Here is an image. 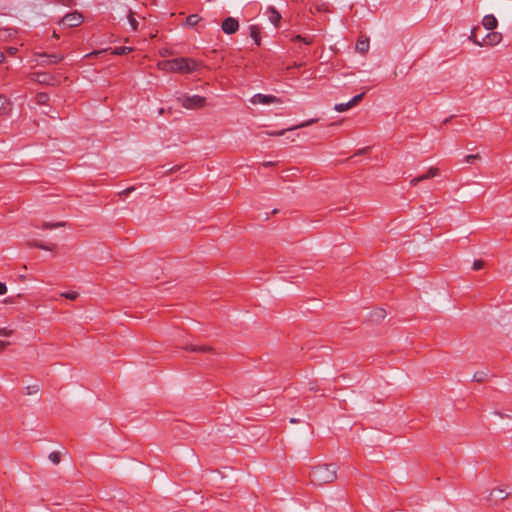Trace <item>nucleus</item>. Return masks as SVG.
Segmentation results:
<instances>
[{"label":"nucleus","instance_id":"obj_28","mask_svg":"<svg viewBox=\"0 0 512 512\" xmlns=\"http://www.w3.org/2000/svg\"><path fill=\"white\" fill-rule=\"evenodd\" d=\"M128 19H129V23H130L131 28L133 30H137V28H138V21L134 18L133 12L130 11Z\"/></svg>","mask_w":512,"mask_h":512},{"label":"nucleus","instance_id":"obj_7","mask_svg":"<svg viewBox=\"0 0 512 512\" xmlns=\"http://www.w3.org/2000/svg\"><path fill=\"white\" fill-rule=\"evenodd\" d=\"M221 28H222V31L225 34L231 35V34H234L235 32L238 31V29H239V22L234 17H227L222 22Z\"/></svg>","mask_w":512,"mask_h":512},{"label":"nucleus","instance_id":"obj_31","mask_svg":"<svg viewBox=\"0 0 512 512\" xmlns=\"http://www.w3.org/2000/svg\"><path fill=\"white\" fill-rule=\"evenodd\" d=\"M485 377H486V374L484 372H476L473 375L472 380L475 382H481L484 380Z\"/></svg>","mask_w":512,"mask_h":512},{"label":"nucleus","instance_id":"obj_30","mask_svg":"<svg viewBox=\"0 0 512 512\" xmlns=\"http://www.w3.org/2000/svg\"><path fill=\"white\" fill-rule=\"evenodd\" d=\"M364 96V93H361V94H358L356 96H354L349 102H350V105L351 107L357 105L363 98Z\"/></svg>","mask_w":512,"mask_h":512},{"label":"nucleus","instance_id":"obj_1","mask_svg":"<svg viewBox=\"0 0 512 512\" xmlns=\"http://www.w3.org/2000/svg\"><path fill=\"white\" fill-rule=\"evenodd\" d=\"M310 483L316 487L330 484L337 479L338 468L333 464H317L310 467Z\"/></svg>","mask_w":512,"mask_h":512},{"label":"nucleus","instance_id":"obj_26","mask_svg":"<svg viewBox=\"0 0 512 512\" xmlns=\"http://www.w3.org/2000/svg\"><path fill=\"white\" fill-rule=\"evenodd\" d=\"M49 460L53 462L54 464H59L61 461V455L59 452H51L48 456Z\"/></svg>","mask_w":512,"mask_h":512},{"label":"nucleus","instance_id":"obj_14","mask_svg":"<svg viewBox=\"0 0 512 512\" xmlns=\"http://www.w3.org/2000/svg\"><path fill=\"white\" fill-rule=\"evenodd\" d=\"M497 24H498V21L497 19L495 18L494 15L492 14H489V15H485L482 19V25L487 29V30H493L497 27Z\"/></svg>","mask_w":512,"mask_h":512},{"label":"nucleus","instance_id":"obj_11","mask_svg":"<svg viewBox=\"0 0 512 512\" xmlns=\"http://www.w3.org/2000/svg\"><path fill=\"white\" fill-rule=\"evenodd\" d=\"M266 14L268 15L269 21L275 26L278 27L279 22L281 20V14L276 10L275 7L270 6L266 10Z\"/></svg>","mask_w":512,"mask_h":512},{"label":"nucleus","instance_id":"obj_17","mask_svg":"<svg viewBox=\"0 0 512 512\" xmlns=\"http://www.w3.org/2000/svg\"><path fill=\"white\" fill-rule=\"evenodd\" d=\"M369 49V40L368 39H363V40H358L357 43H356V50L359 51L360 53H365L367 52Z\"/></svg>","mask_w":512,"mask_h":512},{"label":"nucleus","instance_id":"obj_41","mask_svg":"<svg viewBox=\"0 0 512 512\" xmlns=\"http://www.w3.org/2000/svg\"><path fill=\"white\" fill-rule=\"evenodd\" d=\"M34 392H37L38 391V387H34ZM33 393V389H31V387H27V394L30 395Z\"/></svg>","mask_w":512,"mask_h":512},{"label":"nucleus","instance_id":"obj_19","mask_svg":"<svg viewBox=\"0 0 512 512\" xmlns=\"http://www.w3.org/2000/svg\"><path fill=\"white\" fill-rule=\"evenodd\" d=\"M30 246H33V247H37L39 249H42V250H47V251H52L55 247V245H46L40 241H32L29 243Z\"/></svg>","mask_w":512,"mask_h":512},{"label":"nucleus","instance_id":"obj_49","mask_svg":"<svg viewBox=\"0 0 512 512\" xmlns=\"http://www.w3.org/2000/svg\"><path fill=\"white\" fill-rule=\"evenodd\" d=\"M53 37H54V38H58V37H59V36L56 34V32H55V31L53 32Z\"/></svg>","mask_w":512,"mask_h":512},{"label":"nucleus","instance_id":"obj_40","mask_svg":"<svg viewBox=\"0 0 512 512\" xmlns=\"http://www.w3.org/2000/svg\"><path fill=\"white\" fill-rule=\"evenodd\" d=\"M135 188L134 187H130V188H127L123 191L120 192V194H125V195H128L129 193H131Z\"/></svg>","mask_w":512,"mask_h":512},{"label":"nucleus","instance_id":"obj_16","mask_svg":"<svg viewBox=\"0 0 512 512\" xmlns=\"http://www.w3.org/2000/svg\"><path fill=\"white\" fill-rule=\"evenodd\" d=\"M10 111V101L4 96L0 95V115H6Z\"/></svg>","mask_w":512,"mask_h":512},{"label":"nucleus","instance_id":"obj_25","mask_svg":"<svg viewBox=\"0 0 512 512\" xmlns=\"http://www.w3.org/2000/svg\"><path fill=\"white\" fill-rule=\"evenodd\" d=\"M352 108L351 105H350V102L348 101L347 103H339V104H336L334 106V109L337 111V112H344L348 109Z\"/></svg>","mask_w":512,"mask_h":512},{"label":"nucleus","instance_id":"obj_22","mask_svg":"<svg viewBox=\"0 0 512 512\" xmlns=\"http://www.w3.org/2000/svg\"><path fill=\"white\" fill-rule=\"evenodd\" d=\"M131 51H132L131 47L121 46V47H116L112 53L115 55H124V54L130 53Z\"/></svg>","mask_w":512,"mask_h":512},{"label":"nucleus","instance_id":"obj_4","mask_svg":"<svg viewBox=\"0 0 512 512\" xmlns=\"http://www.w3.org/2000/svg\"><path fill=\"white\" fill-rule=\"evenodd\" d=\"M83 21H84L83 15L78 11H74V12L67 13L61 19L60 24L72 28V27H78L79 25H81L83 23Z\"/></svg>","mask_w":512,"mask_h":512},{"label":"nucleus","instance_id":"obj_18","mask_svg":"<svg viewBox=\"0 0 512 512\" xmlns=\"http://www.w3.org/2000/svg\"><path fill=\"white\" fill-rule=\"evenodd\" d=\"M386 317V311L382 308H378L375 311L372 312L371 318L374 321H380L383 320Z\"/></svg>","mask_w":512,"mask_h":512},{"label":"nucleus","instance_id":"obj_45","mask_svg":"<svg viewBox=\"0 0 512 512\" xmlns=\"http://www.w3.org/2000/svg\"><path fill=\"white\" fill-rule=\"evenodd\" d=\"M102 52H103V51L92 52V53H90V54H86V57H90V56H92V55H97V54H100V53H102Z\"/></svg>","mask_w":512,"mask_h":512},{"label":"nucleus","instance_id":"obj_20","mask_svg":"<svg viewBox=\"0 0 512 512\" xmlns=\"http://www.w3.org/2000/svg\"><path fill=\"white\" fill-rule=\"evenodd\" d=\"M201 20L200 16L197 14L189 15L186 18V25L189 27L195 26Z\"/></svg>","mask_w":512,"mask_h":512},{"label":"nucleus","instance_id":"obj_46","mask_svg":"<svg viewBox=\"0 0 512 512\" xmlns=\"http://www.w3.org/2000/svg\"><path fill=\"white\" fill-rule=\"evenodd\" d=\"M298 422H299V419H297V418H291L290 419V423H292V424H295V423H298Z\"/></svg>","mask_w":512,"mask_h":512},{"label":"nucleus","instance_id":"obj_39","mask_svg":"<svg viewBox=\"0 0 512 512\" xmlns=\"http://www.w3.org/2000/svg\"><path fill=\"white\" fill-rule=\"evenodd\" d=\"M16 52H17V48H15V47H8L7 48V53L9 55H14Z\"/></svg>","mask_w":512,"mask_h":512},{"label":"nucleus","instance_id":"obj_42","mask_svg":"<svg viewBox=\"0 0 512 512\" xmlns=\"http://www.w3.org/2000/svg\"><path fill=\"white\" fill-rule=\"evenodd\" d=\"M34 392H37L38 391V387H34ZM33 393V389H31V387H27V394L30 395Z\"/></svg>","mask_w":512,"mask_h":512},{"label":"nucleus","instance_id":"obj_48","mask_svg":"<svg viewBox=\"0 0 512 512\" xmlns=\"http://www.w3.org/2000/svg\"><path fill=\"white\" fill-rule=\"evenodd\" d=\"M164 111H165V110H164V108H160V109L158 110V114H159V115H163V114H164Z\"/></svg>","mask_w":512,"mask_h":512},{"label":"nucleus","instance_id":"obj_9","mask_svg":"<svg viewBox=\"0 0 512 512\" xmlns=\"http://www.w3.org/2000/svg\"><path fill=\"white\" fill-rule=\"evenodd\" d=\"M438 174H439L438 168L430 167L428 169L427 173L411 179L410 184H411V186H416L419 182L433 178V177L437 176Z\"/></svg>","mask_w":512,"mask_h":512},{"label":"nucleus","instance_id":"obj_23","mask_svg":"<svg viewBox=\"0 0 512 512\" xmlns=\"http://www.w3.org/2000/svg\"><path fill=\"white\" fill-rule=\"evenodd\" d=\"M48 100H49V95L47 93L41 92V93H38L36 96V101L39 105L46 104L48 102Z\"/></svg>","mask_w":512,"mask_h":512},{"label":"nucleus","instance_id":"obj_13","mask_svg":"<svg viewBox=\"0 0 512 512\" xmlns=\"http://www.w3.org/2000/svg\"><path fill=\"white\" fill-rule=\"evenodd\" d=\"M183 349L186 351H189V352H202V353L213 352V348L208 345L197 346V345H193V344H187L183 347Z\"/></svg>","mask_w":512,"mask_h":512},{"label":"nucleus","instance_id":"obj_27","mask_svg":"<svg viewBox=\"0 0 512 512\" xmlns=\"http://www.w3.org/2000/svg\"><path fill=\"white\" fill-rule=\"evenodd\" d=\"M61 296L62 297H65L69 300H76L78 297H79V293L78 292H63L61 293Z\"/></svg>","mask_w":512,"mask_h":512},{"label":"nucleus","instance_id":"obj_37","mask_svg":"<svg viewBox=\"0 0 512 512\" xmlns=\"http://www.w3.org/2000/svg\"><path fill=\"white\" fill-rule=\"evenodd\" d=\"M7 292V287L4 283L0 282V295H3Z\"/></svg>","mask_w":512,"mask_h":512},{"label":"nucleus","instance_id":"obj_8","mask_svg":"<svg viewBox=\"0 0 512 512\" xmlns=\"http://www.w3.org/2000/svg\"><path fill=\"white\" fill-rule=\"evenodd\" d=\"M251 102L255 105L256 104L268 105V104H273V103H280L281 100L273 95L255 94L251 98Z\"/></svg>","mask_w":512,"mask_h":512},{"label":"nucleus","instance_id":"obj_6","mask_svg":"<svg viewBox=\"0 0 512 512\" xmlns=\"http://www.w3.org/2000/svg\"><path fill=\"white\" fill-rule=\"evenodd\" d=\"M36 57L42 58L41 61H38V65L48 66L51 64L58 63L63 60V55L61 54H46V53H38L35 54Z\"/></svg>","mask_w":512,"mask_h":512},{"label":"nucleus","instance_id":"obj_44","mask_svg":"<svg viewBox=\"0 0 512 512\" xmlns=\"http://www.w3.org/2000/svg\"><path fill=\"white\" fill-rule=\"evenodd\" d=\"M178 169H179V167H178V166H173V167L169 168L168 172H175V171H177Z\"/></svg>","mask_w":512,"mask_h":512},{"label":"nucleus","instance_id":"obj_10","mask_svg":"<svg viewBox=\"0 0 512 512\" xmlns=\"http://www.w3.org/2000/svg\"><path fill=\"white\" fill-rule=\"evenodd\" d=\"M318 119H310L308 121H305V122H302L298 125H295L291 128H288V129H283V130H280V131H275V132H268L267 134L270 135V136H282L286 133V131H290V130H295V129H300V128H303V127H307L315 122H317Z\"/></svg>","mask_w":512,"mask_h":512},{"label":"nucleus","instance_id":"obj_3","mask_svg":"<svg viewBox=\"0 0 512 512\" xmlns=\"http://www.w3.org/2000/svg\"><path fill=\"white\" fill-rule=\"evenodd\" d=\"M178 102L186 109H199L204 107L206 98L200 95H183L178 97Z\"/></svg>","mask_w":512,"mask_h":512},{"label":"nucleus","instance_id":"obj_2","mask_svg":"<svg viewBox=\"0 0 512 512\" xmlns=\"http://www.w3.org/2000/svg\"><path fill=\"white\" fill-rule=\"evenodd\" d=\"M159 69L166 72L191 73L198 67V63L191 58H174L158 63Z\"/></svg>","mask_w":512,"mask_h":512},{"label":"nucleus","instance_id":"obj_5","mask_svg":"<svg viewBox=\"0 0 512 512\" xmlns=\"http://www.w3.org/2000/svg\"><path fill=\"white\" fill-rule=\"evenodd\" d=\"M30 78L35 82L50 86H55L59 82L57 77L46 72H34L30 74Z\"/></svg>","mask_w":512,"mask_h":512},{"label":"nucleus","instance_id":"obj_36","mask_svg":"<svg viewBox=\"0 0 512 512\" xmlns=\"http://www.w3.org/2000/svg\"><path fill=\"white\" fill-rule=\"evenodd\" d=\"M484 267V262L482 260H475L473 263L474 270H480Z\"/></svg>","mask_w":512,"mask_h":512},{"label":"nucleus","instance_id":"obj_34","mask_svg":"<svg viewBox=\"0 0 512 512\" xmlns=\"http://www.w3.org/2000/svg\"><path fill=\"white\" fill-rule=\"evenodd\" d=\"M294 41H303L305 44L309 45L312 43L311 38L302 37L301 35H297L293 38Z\"/></svg>","mask_w":512,"mask_h":512},{"label":"nucleus","instance_id":"obj_24","mask_svg":"<svg viewBox=\"0 0 512 512\" xmlns=\"http://www.w3.org/2000/svg\"><path fill=\"white\" fill-rule=\"evenodd\" d=\"M65 226L64 222H57V223H50V222H44L42 225L43 229H54Z\"/></svg>","mask_w":512,"mask_h":512},{"label":"nucleus","instance_id":"obj_32","mask_svg":"<svg viewBox=\"0 0 512 512\" xmlns=\"http://www.w3.org/2000/svg\"><path fill=\"white\" fill-rule=\"evenodd\" d=\"M469 40H471L474 44L478 45V46H483V43L482 41H479L477 38H476V35H475V29H473L470 33V36H469Z\"/></svg>","mask_w":512,"mask_h":512},{"label":"nucleus","instance_id":"obj_47","mask_svg":"<svg viewBox=\"0 0 512 512\" xmlns=\"http://www.w3.org/2000/svg\"><path fill=\"white\" fill-rule=\"evenodd\" d=\"M4 60V53L0 51V63Z\"/></svg>","mask_w":512,"mask_h":512},{"label":"nucleus","instance_id":"obj_12","mask_svg":"<svg viewBox=\"0 0 512 512\" xmlns=\"http://www.w3.org/2000/svg\"><path fill=\"white\" fill-rule=\"evenodd\" d=\"M502 39V35L497 32H492L486 35V37L483 39L482 43L483 45H496L498 44Z\"/></svg>","mask_w":512,"mask_h":512},{"label":"nucleus","instance_id":"obj_33","mask_svg":"<svg viewBox=\"0 0 512 512\" xmlns=\"http://www.w3.org/2000/svg\"><path fill=\"white\" fill-rule=\"evenodd\" d=\"M13 330L9 328H0V336L10 337L13 334Z\"/></svg>","mask_w":512,"mask_h":512},{"label":"nucleus","instance_id":"obj_29","mask_svg":"<svg viewBox=\"0 0 512 512\" xmlns=\"http://www.w3.org/2000/svg\"><path fill=\"white\" fill-rule=\"evenodd\" d=\"M364 96V93H361V94H358L356 96H354L349 102H350V105L351 107L357 105L363 98Z\"/></svg>","mask_w":512,"mask_h":512},{"label":"nucleus","instance_id":"obj_43","mask_svg":"<svg viewBox=\"0 0 512 512\" xmlns=\"http://www.w3.org/2000/svg\"><path fill=\"white\" fill-rule=\"evenodd\" d=\"M273 165H274V162H272V161H267V162L263 163V166H265V167H271Z\"/></svg>","mask_w":512,"mask_h":512},{"label":"nucleus","instance_id":"obj_35","mask_svg":"<svg viewBox=\"0 0 512 512\" xmlns=\"http://www.w3.org/2000/svg\"><path fill=\"white\" fill-rule=\"evenodd\" d=\"M479 158H480L479 154H470L465 157V161L467 163H472L474 160L479 159Z\"/></svg>","mask_w":512,"mask_h":512},{"label":"nucleus","instance_id":"obj_21","mask_svg":"<svg viewBox=\"0 0 512 512\" xmlns=\"http://www.w3.org/2000/svg\"><path fill=\"white\" fill-rule=\"evenodd\" d=\"M491 496H495L499 498L500 500H504L508 497V493H506L504 490L497 488L493 489L490 493Z\"/></svg>","mask_w":512,"mask_h":512},{"label":"nucleus","instance_id":"obj_38","mask_svg":"<svg viewBox=\"0 0 512 512\" xmlns=\"http://www.w3.org/2000/svg\"><path fill=\"white\" fill-rule=\"evenodd\" d=\"M9 344L7 341L0 340V351H3Z\"/></svg>","mask_w":512,"mask_h":512},{"label":"nucleus","instance_id":"obj_15","mask_svg":"<svg viewBox=\"0 0 512 512\" xmlns=\"http://www.w3.org/2000/svg\"><path fill=\"white\" fill-rule=\"evenodd\" d=\"M260 32H261V29L258 25H251L249 27V35L254 40V42L257 46H259L261 44Z\"/></svg>","mask_w":512,"mask_h":512}]
</instances>
